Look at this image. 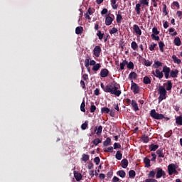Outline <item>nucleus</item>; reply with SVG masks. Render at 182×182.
I'll use <instances>...</instances> for the list:
<instances>
[{
    "label": "nucleus",
    "instance_id": "1",
    "mask_svg": "<svg viewBox=\"0 0 182 182\" xmlns=\"http://www.w3.org/2000/svg\"><path fill=\"white\" fill-rule=\"evenodd\" d=\"M119 89H120V84L117 83L116 81H113L105 86V92L106 93L114 95V96L119 97V96L122 95V90H119Z\"/></svg>",
    "mask_w": 182,
    "mask_h": 182
},
{
    "label": "nucleus",
    "instance_id": "2",
    "mask_svg": "<svg viewBox=\"0 0 182 182\" xmlns=\"http://www.w3.org/2000/svg\"><path fill=\"white\" fill-rule=\"evenodd\" d=\"M158 93L159 95V97L158 98L159 103H161V102H163V100L166 99V96L167 95V91L166 90L164 86L160 85L159 87Z\"/></svg>",
    "mask_w": 182,
    "mask_h": 182
},
{
    "label": "nucleus",
    "instance_id": "3",
    "mask_svg": "<svg viewBox=\"0 0 182 182\" xmlns=\"http://www.w3.org/2000/svg\"><path fill=\"white\" fill-rule=\"evenodd\" d=\"M150 116L155 120H163V119H164V114L158 113L156 112V109L151 110Z\"/></svg>",
    "mask_w": 182,
    "mask_h": 182
},
{
    "label": "nucleus",
    "instance_id": "4",
    "mask_svg": "<svg viewBox=\"0 0 182 182\" xmlns=\"http://www.w3.org/2000/svg\"><path fill=\"white\" fill-rule=\"evenodd\" d=\"M131 90H132L134 95H137V93H139L140 92V87H139V85L133 82V80H132Z\"/></svg>",
    "mask_w": 182,
    "mask_h": 182
},
{
    "label": "nucleus",
    "instance_id": "5",
    "mask_svg": "<svg viewBox=\"0 0 182 182\" xmlns=\"http://www.w3.org/2000/svg\"><path fill=\"white\" fill-rule=\"evenodd\" d=\"M156 178H161L162 176H166V172L161 168H156Z\"/></svg>",
    "mask_w": 182,
    "mask_h": 182
},
{
    "label": "nucleus",
    "instance_id": "6",
    "mask_svg": "<svg viewBox=\"0 0 182 182\" xmlns=\"http://www.w3.org/2000/svg\"><path fill=\"white\" fill-rule=\"evenodd\" d=\"M84 65L85 68H89V66H95L96 65V61L95 60H90L89 58H86L84 61Z\"/></svg>",
    "mask_w": 182,
    "mask_h": 182
},
{
    "label": "nucleus",
    "instance_id": "7",
    "mask_svg": "<svg viewBox=\"0 0 182 182\" xmlns=\"http://www.w3.org/2000/svg\"><path fill=\"white\" fill-rule=\"evenodd\" d=\"M162 72L164 73L166 79H168L170 77V73L171 72V69H170V68L166 65L164 66Z\"/></svg>",
    "mask_w": 182,
    "mask_h": 182
},
{
    "label": "nucleus",
    "instance_id": "8",
    "mask_svg": "<svg viewBox=\"0 0 182 182\" xmlns=\"http://www.w3.org/2000/svg\"><path fill=\"white\" fill-rule=\"evenodd\" d=\"M177 168L176 167V164H171L168 166V173L169 176H173V171H174Z\"/></svg>",
    "mask_w": 182,
    "mask_h": 182
},
{
    "label": "nucleus",
    "instance_id": "9",
    "mask_svg": "<svg viewBox=\"0 0 182 182\" xmlns=\"http://www.w3.org/2000/svg\"><path fill=\"white\" fill-rule=\"evenodd\" d=\"M100 52H102V48H100V46H96L93 50V53L95 56H96V58H99V56H100Z\"/></svg>",
    "mask_w": 182,
    "mask_h": 182
},
{
    "label": "nucleus",
    "instance_id": "10",
    "mask_svg": "<svg viewBox=\"0 0 182 182\" xmlns=\"http://www.w3.org/2000/svg\"><path fill=\"white\" fill-rule=\"evenodd\" d=\"M101 77H107L109 76V70L107 68H103L100 72Z\"/></svg>",
    "mask_w": 182,
    "mask_h": 182
},
{
    "label": "nucleus",
    "instance_id": "11",
    "mask_svg": "<svg viewBox=\"0 0 182 182\" xmlns=\"http://www.w3.org/2000/svg\"><path fill=\"white\" fill-rule=\"evenodd\" d=\"M156 154L160 159H164V149L160 148L156 151Z\"/></svg>",
    "mask_w": 182,
    "mask_h": 182
},
{
    "label": "nucleus",
    "instance_id": "12",
    "mask_svg": "<svg viewBox=\"0 0 182 182\" xmlns=\"http://www.w3.org/2000/svg\"><path fill=\"white\" fill-rule=\"evenodd\" d=\"M164 86H166V90L170 91L171 89H173V83L171 82V80H168L166 83L164 84Z\"/></svg>",
    "mask_w": 182,
    "mask_h": 182
},
{
    "label": "nucleus",
    "instance_id": "13",
    "mask_svg": "<svg viewBox=\"0 0 182 182\" xmlns=\"http://www.w3.org/2000/svg\"><path fill=\"white\" fill-rule=\"evenodd\" d=\"M131 105H132L134 112H139V110H140V109L139 108V105L137 104L136 100H132Z\"/></svg>",
    "mask_w": 182,
    "mask_h": 182
},
{
    "label": "nucleus",
    "instance_id": "14",
    "mask_svg": "<svg viewBox=\"0 0 182 182\" xmlns=\"http://www.w3.org/2000/svg\"><path fill=\"white\" fill-rule=\"evenodd\" d=\"M74 177L77 181H80V180H82L83 176H82V173L76 171H74Z\"/></svg>",
    "mask_w": 182,
    "mask_h": 182
},
{
    "label": "nucleus",
    "instance_id": "15",
    "mask_svg": "<svg viewBox=\"0 0 182 182\" xmlns=\"http://www.w3.org/2000/svg\"><path fill=\"white\" fill-rule=\"evenodd\" d=\"M133 29L136 35H139V36L141 35V30L140 29V27L137 26V24L134 25Z\"/></svg>",
    "mask_w": 182,
    "mask_h": 182
},
{
    "label": "nucleus",
    "instance_id": "16",
    "mask_svg": "<svg viewBox=\"0 0 182 182\" xmlns=\"http://www.w3.org/2000/svg\"><path fill=\"white\" fill-rule=\"evenodd\" d=\"M114 18H112L111 16H107L105 18V25H107V26H110V25H112V22H113Z\"/></svg>",
    "mask_w": 182,
    "mask_h": 182
},
{
    "label": "nucleus",
    "instance_id": "17",
    "mask_svg": "<svg viewBox=\"0 0 182 182\" xmlns=\"http://www.w3.org/2000/svg\"><path fill=\"white\" fill-rule=\"evenodd\" d=\"M102 130H103V127H102V125H100L98 128L97 127H95V133H96L97 136H100L102 134Z\"/></svg>",
    "mask_w": 182,
    "mask_h": 182
},
{
    "label": "nucleus",
    "instance_id": "18",
    "mask_svg": "<svg viewBox=\"0 0 182 182\" xmlns=\"http://www.w3.org/2000/svg\"><path fill=\"white\" fill-rule=\"evenodd\" d=\"M155 73H156V75H155L156 77H158L159 79H163V77L164 75H163V72L160 71V70L156 69Z\"/></svg>",
    "mask_w": 182,
    "mask_h": 182
},
{
    "label": "nucleus",
    "instance_id": "19",
    "mask_svg": "<svg viewBox=\"0 0 182 182\" xmlns=\"http://www.w3.org/2000/svg\"><path fill=\"white\" fill-rule=\"evenodd\" d=\"M121 164L122 168H127V166H129V161L127 159H124L122 160Z\"/></svg>",
    "mask_w": 182,
    "mask_h": 182
},
{
    "label": "nucleus",
    "instance_id": "20",
    "mask_svg": "<svg viewBox=\"0 0 182 182\" xmlns=\"http://www.w3.org/2000/svg\"><path fill=\"white\" fill-rule=\"evenodd\" d=\"M128 79H129V80H133V79H137V73L134 72H131L129 75Z\"/></svg>",
    "mask_w": 182,
    "mask_h": 182
},
{
    "label": "nucleus",
    "instance_id": "21",
    "mask_svg": "<svg viewBox=\"0 0 182 182\" xmlns=\"http://www.w3.org/2000/svg\"><path fill=\"white\" fill-rule=\"evenodd\" d=\"M170 76L173 78L177 77L178 76V70H171Z\"/></svg>",
    "mask_w": 182,
    "mask_h": 182
},
{
    "label": "nucleus",
    "instance_id": "22",
    "mask_svg": "<svg viewBox=\"0 0 182 182\" xmlns=\"http://www.w3.org/2000/svg\"><path fill=\"white\" fill-rule=\"evenodd\" d=\"M143 82L144 85H151V80L149 76H145L143 79Z\"/></svg>",
    "mask_w": 182,
    "mask_h": 182
},
{
    "label": "nucleus",
    "instance_id": "23",
    "mask_svg": "<svg viewBox=\"0 0 182 182\" xmlns=\"http://www.w3.org/2000/svg\"><path fill=\"white\" fill-rule=\"evenodd\" d=\"M117 176H119L122 178H124V177H126V172L123 170L118 171L117 172Z\"/></svg>",
    "mask_w": 182,
    "mask_h": 182
},
{
    "label": "nucleus",
    "instance_id": "24",
    "mask_svg": "<svg viewBox=\"0 0 182 182\" xmlns=\"http://www.w3.org/2000/svg\"><path fill=\"white\" fill-rule=\"evenodd\" d=\"M157 149H159V145L157 144H151V145H149V150L151 151H156Z\"/></svg>",
    "mask_w": 182,
    "mask_h": 182
},
{
    "label": "nucleus",
    "instance_id": "25",
    "mask_svg": "<svg viewBox=\"0 0 182 182\" xmlns=\"http://www.w3.org/2000/svg\"><path fill=\"white\" fill-rule=\"evenodd\" d=\"M111 143H112V139H110V137H108L103 142V146H105V147H107V146H110Z\"/></svg>",
    "mask_w": 182,
    "mask_h": 182
},
{
    "label": "nucleus",
    "instance_id": "26",
    "mask_svg": "<svg viewBox=\"0 0 182 182\" xmlns=\"http://www.w3.org/2000/svg\"><path fill=\"white\" fill-rule=\"evenodd\" d=\"M123 157V154H122V151H117L115 155V159L117 160H121Z\"/></svg>",
    "mask_w": 182,
    "mask_h": 182
},
{
    "label": "nucleus",
    "instance_id": "27",
    "mask_svg": "<svg viewBox=\"0 0 182 182\" xmlns=\"http://www.w3.org/2000/svg\"><path fill=\"white\" fill-rule=\"evenodd\" d=\"M141 4H136L135 7V11L136 12V15H140V11H141Z\"/></svg>",
    "mask_w": 182,
    "mask_h": 182
},
{
    "label": "nucleus",
    "instance_id": "28",
    "mask_svg": "<svg viewBox=\"0 0 182 182\" xmlns=\"http://www.w3.org/2000/svg\"><path fill=\"white\" fill-rule=\"evenodd\" d=\"M176 124L178 126H182V115L178 116L176 118Z\"/></svg>",
    "mask_w": 182,
    "mask_h": 182
},
{
    "label": "nucleus",
    "instance_id": "29",
    "mask_svg": "<svg viewBox=\"0 0 182 182\" xmlns=\"http://www.w3.org/2000/svg\"><path fill=\"white\" fill-rule=\"evenodd\" d=\"M174 44L176 46H180L181 45V40L180 39V37H176L174 38Z\"/></svg>",
    "mask_w": 182,
    "mask_h": 182
},
{
    "label": "nucleus",
    "instance_id": "30",
    "mask_svg": "<svg viewBox=\"0 0 182 182\" xmlns=\"http://www.w3.org/2000/svg\"><path fill=\"white\" fill-rule=\"evenodd\" d=\"M144 163L145 164V167H151V165H150V160L149 159V158L145 157L144 158Z\"/></svg>",
    "mask_w": 182,
    "mask_h": 182
},
{
    "label": "nucleus",
    "instance_id": "31",
    "mask_svg": "<svg viewBox=\"0 0 182 182\" xmlns=\"http://www.w3.org/2000/svg\"><path fill=\"white\" fill-rule=\"evenodd\" d=\"M82 33H83V27L78 26V27H77L75 28V33H76V35H80Z\"/></svg>",
    "mask_w": 182,
    "mask_h": 182
},
{
    "label": "nucleus",
    "instance_id": "32",
    "mask_svg": "<svg viewBox=\"0 0 182 182\" xmlns=\"http://www.w3.org/2000/svg\"><path fill=\"white\" fill-rule=\"evenodd\" d=\"M172 59L174 63H177V65H180V63H181V60L178 59L176 55H172Z\"/></svg>",
    "mask_w": 182,
    "mask_h": 182
},
{
    "label": "nucleus",
    "instance_id": "33",
    "mask_svg": "<svg viewBox=\"0 0 182 182\" xmlns=\"http://www.w3.org/2000/svg\"><path fill=\"white\" fill-rule=\"evenodd\" d=\"M160 66H163V64L160 61H155L153 65V68H154V69H159Z\"/></svg>",
    "mask_w": 182,
    "mask_h": 182
},
{
    "label": "nucleus",
    "instance_id": "34",
    "mask_svg": "<svg viewBox=\"0 0 182 182\" xmlns=\"http://www.w3.org/2000/svg\"><path fill=\"white\" fill-rule=\"evenodd\" d=\"M144 66H151L153 65V61H150L149 60H146V58H144Z\"/></svg>",
    "mask_w": 182,
    "mask_h": 182
},
{
    "label": "nucleus",
    "instance_id": "35",
    "mask_svg": "<svg viewBox=\"0 0 182 182\" xmlns=\"http://www.w3.org/2000/svg\"><path fill=\"white\" fill-rule=\"evenodd\" d=\"M129 178H134L136 177V171L134 170H130L129 171Z\"/></svg>",
    "mask_w": 182,
    "mask_h": 182
},
{
    "label": "nucleus",
    "instance_id": "36",
    "mask_svg": "<svg viewBox=\"0 0 182 182\" xmlns=\"http://www.w3.org/2000/svg\"><path fill=\"white\" fill-rule=\"evenodd\" d=\"M100 68H102V66L100 65V63H97L95 65H93L92 70L94 72H97V70H99V69H100Z\"/></svg>",
    "mask_w": 182,
    "mask_h": 182
},
{
    "label": "nucleus",
    "instance_id": "37",
    "mask_svg": "<svg viewBox=\"0 0 182 182\" xmlns=\"http://www.w3.org/2000/svg\"><path fill=\"white\" fill-rule=\"evenodd\" d=\"M149 178H154L156 177V171H151L148 173Z\"/></svg>",
    "mask_w": 182,
    "mask_h": 182
},
{
    "label": "nucleus",
    "instance_id": "38",
    "mask_svg": "<svg viewBox=\"0 0 182 182\" xmlns=\"http://www.w3.org/2000/svg\"><path fill=\"white\" fill-rule=\"evenodd\" d=\"M131 47L133 50H137V48H139V46H137V43H136V41H132L131 43Z\"/></svg>",
    "mask_w": 182,
    "mask_h": 182
},
{
    "label": "nucleus",
    "instance_id": "39",
    "mask_svg": "<svg viewBox=\"0 0 182 182\" xmlns=\"http://www.w3.org/2000/svg\"><path fill=\"white\" fill-rule=\"evenodd\" d=\"M159 46L160 51L164 52V46H166V45H164V43H163V41H160L159 43Z\"/></svg>",
    "mask_w": 182,
    "mask_h": 182
},
{
    "label": "nucleus",
    "instance_id": "40",
    "mask_svg": "<svg viewBox=\"0 0 182 182\" xmlns=\"http://www.w3.org/2000/svg\"><path fill=\"white\" fill-rule=\"evenodd\" d=\"M97 36H98V38L100 39V41H102L105 37V33H102L101 31H98L97 33Z\"/></svg>",
    "mask_w": 182,
    "mask_h": 182
},
{
    "label": "nucleus",
    "instance_id": "41",
    "mask_svg": "<svg viewBox=\"0 0 182 182\" xmlns=\"http://www.w3.org/2000/svg\"><path fill=\"white\" fill-rule=\"evenodd\" d=\"M82 161H85V163H86V161H89V155L83 154L82 155Z\"/></svg>",
    "mask_w": 182,
    "mask_h": 182
},
{
    "label": "nucleus",
    "instance_id": "42",
    "mask_svg": "<svg viewBox=\"0 0 182 182\" xmlns=\"http://www.w3.org/2000/svg\"><path fill=\"white\" fill-rule=\"evenodd\" d=\"M110 112V109L107 108V107H102L101 108V113L102 114H105V113H109Z\"/></svg>",
    "mask_w": 182,
    "mask_h": 182
},
{
    "label": "nucleus",
    "instance_id": "43",
    "mask_svg": "<svg viewBox=\"0 0 182 182\" xmlns=\"http://www.w3.org/2000/svg\"><path fill=\"white\" fill-rule=\"evenodd\" d=\"M85 106L86 105L85 104V100H83L80 105V110L81 112H83V113L86 112V109H85Z\"/></svg>",
    "mask_w": 182,
    "mask_h": 182
},
{
    "label": "nucleus",
    "instance_id": "44",
    "mask_svg": "<svg viewBox=\"0 0 182 182\" xmlns=\"http://www.w3.org/2000/svg\"><path fill=\"white\" fill-rule=\"evenodd\" d=\"M127 69H134V63H133L132 61L129 63L127 62Z\"/></svg>",
    "mask_w": 182,
    "mask_h": 182
},
{
    "label": "nucleus",
    "instance_id": "45",
    "mask_svg": "<svg viewBox=\"0 0 182 182\" xmlns=\"http://www.w3.org/2000/svg\"><path fill=\"white\" fill-rule=\"evenodd\" d=\"M92 143H93L95 146H97L100 144V143H102V140L99 138H96L92 141Z\"/></svg>",
    "mask_w": 182,
    "mask_h": 182
},
{
    "label": "nucleus",
    "instance_id": "46",
    "mask_svg": "<svg viewBox=\"0 0 182 182\" xmlns=\"http://www.w3.org/2000/svg\"><path fill=\"white\" fill-rule=\"evenodd\" d=\"M119 0H111V3H112L113 9H117L118 5L116 4V2H117Z\"/></svg>",
    "mask_w": 182,
    "mask_h": 182
},
{
    "label": "nucleus",
    "instance_id": "47",
    "mask_svg": "<svg viewBox=\"0 0 182 182\" xmlns=\"http://www.w3.org/2000/svg\"><path fill=\"white\" fill-rule=\"evenodd\" d=\"M126 65H127V60H124L122 61V63H120V70H123Z\"/></svg>",
    "mask_w": 182,
    "mask_h": 182
},
{
    "label": "nucleus",
    "instance_id": "48",
    "mask_svg": "<svg viewBox=\"0 0 182 182\" xmlns=\"http://www.w3.org/2000/svg\"><path fill=\"white\" fill-rule=\"evenodd\" d=\"M152 35H159L160 34V31H159V30L157 29V27H154L152 28Z\"/></svg>",
    "mask_w": 182,
    "mask_h": 182
},
{
    "label": "nucleus",
    "instance_id": "49",
    "mask_svg": "<svg viewBox=\"0 0 182 182\" xmlns=\"http://www.w3.org/2000/svg\"><path fill=\"white\" fill-rule=\"evenodd\" d=\"M105 153H113V146H109L107 149H104Z\"/></svg>",
    "mask_w": 182,
    "mask_h": 182
},
{
    "label": "nucleus",
    "instance_id": "50",
    "mask_svg": "<svg viewBox=\"0 0 182 182\" xmlns=\"http://www.w3.org/2000/svg\"><path fill=\"white\" fill-rule=\"evenodd\" d=\"M142 141H144V143H149V136H146L144 135L141 137Z\"/></svg>",
    "mask_w": 182,
    "mask_h": 182
},
{
    "label": "nucleus",
    "instance_id": "51",
    "mask_svg": "<svg viewBox=\"0 0 182 182\" xmlns=\"http://www.w3.org/2000/svg\"><path fill=\"white\" fill-rule=\"evenodd\" d=\"M139 4L141 5H146V6H149V0H139Z\"/></svg>",
    "mask_w": 182,
    "mask_h": 182
},
{
    "label": "nucleus",
    "instance_id": "52",
    "mask_svg": "<svg viewBox=\"0 0 182 182\" xmlns=\"http://www.w3.org/2000/svg\"><path fill=\"white\" fill-rule=\"evenodd\" d=\"M122 19H123V17L122 16V14H117V23H120L122 22Z\"/></svg>",
    "mask_w": 182,
    "mask_h": 182
},
{
    "label": "nucleus",
    "instance_id": "53",
    "mask_svg": "<svg viewBox=\"0 0 182 182\" xmlns=\"http://www.w3.org/2000/svg\"><path fill=\"white\" fill-rule=\"evenodd\" d=\"M87 121H85L84 124L81 125L82 130H86L87 129Z\"/></svg>",
    "mask_w": 182,
    "mask_h": 182
},
{
    "label": "nucleus",
    "instance_id": "54",
    "mask_svg": "<svg viewBox=\"0 0 182 182\" xmlns=\"http://www.w3.org/2000/svg\"><path fill=\"white\" fill-rule=\"evenodd\" d=\"M117 149H122V145H120V144H119V143H114V150H117Z\"/></svg>",
    "mask_w": 182,
    "mask_h": 182
},
{
    "label": "nucleus",
    "instance_id": "55",
    "mask_svg": "<svg viewBox=\"0 0 182 182\" xmlns=\"http://www.w3.org/2000/svg\"><path fill=\"white\" fill-rule=\"evenodd\" d=\"M94 163H95L96 166H99L100 163V158L99 156H97L94 159Z\"/></svg>",
    "mask_w": 182,
    "mask_h": 182
},
{
    "label": "nucleus",
    "instance_id": "56",
    "mask_svg": "<svg viewBox=\"0 0 182 182\" xmlns=\"http://www.w3.org/2000/svg\"><path fill=\"white\" fill-rule=\"evenodd\" d=\"M119 30L117 28L113 27L112 29L109 31L110 35H113L114 33H117Z\"/></svg>",
    "mask_w": 182,
    "mask_h": 182
},
{
    "label": "nucleus",
    "instance_id": "57",
    "mask_svg": "<svg viewBox=\"0 0 182 182\" xmlns=\"http://www.w3.org/2000/svg\"><path fill=\"white\" fill-rule=\"evenodd\" d=\"M90 113H95V112H96V107L95 106V105H92L90 106Z\"/></svg>",
    "mask_w": 182,
    "mask_h": 182
},
{
    "label": "nucleus",
    "instance_id": "58",
    "mask_svg": "<svg viewBox=\"0 0 182 182\" xmlns=\"http://www.w3.org/2000/svg\"><path fill=\"white\" fill-rule=\"evenodd\" d=\"M156 46H157V44H154V43H153L152 45L149 46V50L151 51L154 50Z\"/></svg>",
    "mask_w": 182,
    "mask_h": 182
},
{
    "label": "nucleus",
    "instance_id": "59",
    "mask_svg": "<svg viewBox=\"0 0 182 182\" xmlns=\"http://www.w3.org/2000/svg\"><path fill=\"white\" fill-rule=\"evenodd\" d=\"M151 36L154 41H160V37L159 36H154V34H151Z\"/></svg>",
    "mask_w": 182,
    "mask_h": 182
},
{
    "label": "nucleus",
    "instance_id": "60",
    "mask_svg": "<svg viewBox=\"0 0 182 182\" xmlns=\"http://www.w3.org/2000/svg\"><path fill=\"white\" fill-rule=\"evenodd\" d=\"M107 178H112L113 176V171H110L107 173Z\"/></svg>",
    "mask_w": 182,
    "mask_h": 182
},
{
    "label": "nucleus",
    "instance_id": "61",
    "mask_svg": "<svg viewBox=\"0 0 182 182\" xmlns=\"http://www.w3.org/2000/svg\"><path fill=\"white\" fill-rule=\"evenodd\" d=\"M151 161H154L156 160V159H157V155H156V154L154 153H151Z\"/></svg>",
    "mask_w": 182,
    "mask_h": 182
},
{
    "label": "nucleus",
    "instance_id": "62",
    "mask_svg": "<svg viewBox=\"0 0 182 182\" xmlns=\"http://www.w3.org/2000/svg\"><path fill=\"white\" fill-rule=\"evenodd\" d=\"M145 182H158L157 180L154 178H147L145 180Z\"/></svg>",
    "mask_w": 182,
    "mask_h": 182
},
{
    "label": "nucleus",
    "instance_id": "63",
    "mask_svg": "<svg viewBox=\"0 0 182 182\" xmlns=\"http://www.w3.org/2000/svg\"><path fill=\"white\" fill-rule=\"evenodd\" d=\"M176 15H177L178 18H179L180 19H182V11H178L176 12Z\"/></svg>",
    "mask_w": 182,
    "mask_h": 182
},
{
    "label": "nucleus",
    "instance_id": "64",
    "mask_svg": "<svg viewBox=\"0 0 182 182\" xmlns=\"http://www.w3.org/2000/svg\"><path fill=\"white\" fill-rule=\"evenodd\" d=\"M112 182H121L120 178H119L117 176H114L112 178Z\"/></svg>",
    "mask_w": 182,
    "mask_h": 182
}]
</instances>
